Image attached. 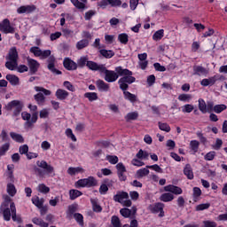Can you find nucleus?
<instances>
[{
	"instance_id": "1",
	"label": "nucleus",
	"mask_w": 227,
	"mask_h": 227,
	"mask_svg": "<svg viewBox=\"0 0 227 227\" xmlns=\"http://www.w3.org/2000/svg\"><path fill=\"white\" fill-rule=\"evenodd\" d=\"M4 203L0 207V214H2L5 221H14V223H20V216L17 215V207L15 203L12 202V198L10 196H4Z\"/></svg>"
},
{
	"instance_id": "2",
	"label": "nucleus",
	"mask_w": 227,
	"mask_h": 227,
	"mask_svg": "<svg viewBox=\"0 0 227 227\" xmlns=\"http://www.w3.org/2000/svg\"><path fill=\"white\" fill-rule=\"evenodd\" d=\"M115 72H118L119 75H121V78L118 81V84L120 86V90L122 91L129 90V84L136 82V77L132 76V71L119 66L115 67Z\"/></svg>"
},
{
	"instance_id": "3",
	"label": "nucleus",
	"mask_w": 227,
	"mask_h": 227,
	"mask_svg": "<svg viewBox=\"0 0 227 227\" xmlns=\"http://www.w3.org/2000/svg\"><path fill=\"white\" fill-rule=\"evenodd\" d=\"M164 191L165 193L161 194L160 197V201H163L164 203H169V201H173V200H175V195L180 196V194L184 193V190L174 184L164 186Z\"/></svg>"
},
{
	"instance_id": "4",
	"label": "nucleus",
	"mask_w": 227,
	"mask_h": 227,
	"mask_svg": "<svg viewBox=\"0 0 227 227\" xmlns=\"http://www.w3.org/2000/svg\"><path fill=\"white\" fill-rule=\"evenodd\" d=\"M23 107L24 103L20 100H12L5 106L6 111H12V116H19Z\"/></svg>"
},
{
	"instance_id": "5",
	"label": "nucleus",
	"mask_w": 227,
	"mask_h": 227,
	"mask_svg": "<svg viewBox=\"0 0 227 227\" xmlns=\"http://www.w3.org/2000/svg\"><path fill=\"white\" fill-rule=\"evenodd\" d=\"M101 74H105L104 79L106 82H116V81H118V79L121 76L120 73L116 71V68H114V71L108 70L107 67H106V66L103 67Z\"/></svg>"
},
{
	"instance_id": "6",
	"label": "nucleus",
	"mask_w": 227,
	"mask_h": 227,
	"mask_svg": "<svg viewBox=\"0 0 227 227\" xmlns=\"http://www.w3.org/2000/svg\"><path fill=\"white\" fill-rule=\"evenodd\" d=\"M114 200L117 203H121L123 207L132 206V200H129V193L127 192H118L117 194L114 196Z\"/></svg>"
},
{
	"instance_id": "7",
	"label": "nucleus",
	"mask_w": 227,
	"mask_h": 227,
	"mask_svg": "<svg viewBox=\"0 0 227 227\" xmlns=\"http://www.w3.org/2000/svg\"><path fill=\"white\" fill-rule=\"evenodd\" d=\"M37 166L39 168H42V169H45V172H44L42 169L37 168V173L39 176H45V173L46 175H51V176H54V167L48 165L47 161L45 160L37 161Z\"/></svg>"
},
{
	"instance_id": "8",
	"label": "nucleus",
	"mask_w": 227,
	"mask_h": 227,
	"mask_svg": "<svg viewBox=\"0 0 227 227\" xmlns=\"http://www.w3.org/2000/svg\"><path fill=\"white\" fill-rule=\"evenodd\" d=\"M98 184V183L97 179H95V177L89 176L88 178L79 179L75 183L74 185L77 188H79V187H96V185Z\"/></svg>"
},
{
	"instance_id": "9",
	"label": "nucleus",
	"mask_w": 227,
	"mask_h": 227,
	"mask_svg": "<svg viewBox=\"0 0 227 227\" xmlns=\"http://www.w3.org/2000/svg\"><path fill=\"white\" fill-rule=\"evenodd\" d=\"M0 31L5 35H13L15 33V27L10 23V20L4 19L0 22Z\"/></svg>"
},
{
	"instance_id": "10",
	"label": "nucleus",
	"mask_w": 227,
	"mask_h": 227,
	"mask_svg": "<svg viewBox=\"0 0 227 227\" xmlns=\"http://www.w3.org/2000/svg\"><path fill=\"white\" fill-rule=\"evenodd\" d=\"M98 6L106 10L107 6H111L112 8H120L121 6V0H101L98 3Z\"/></svg>"
},
{
	"instance_id": "11",
	"label": "nucleus",
	"mask_w": 227,
	"mask_h": 227,
	"mask_svg": "<svg viewBox=\"0 0 227 227\" xmlns=\"http://www.w3.org/2000/svg\"><path fill=\"white\" fill-rule=\"evenodd\" d=\"M30 52L34 54L36 58H41V59H47L51 56V50L42 51L39 47L34 46L30 48Z\"/></svg>"
},
{
	"instance_id": "12",
	"label": "nucleus",
	"mask_w": 227,
	"mask_h": 227,
	"mask_svg": "<svg viewBox=\"0 0 227 227\" xmlns=\"http://www.w3.org/2000/svg\"><path fill=\"white\" fill-rule=\"evenodd\" d=\"M47 63V68L51 74H54V75H61V71L56 68V58L53 55L49 56Z\"/></svg>"
},
{
	"instance_id": "13",
	"label": "nucleus",
	"mask_w": 227,
	"mask_h": 227,
	"mask_svg": "<svg viewBox=\"0 0 227 227\" xmlns=\"http://www.w3.org/2000/svg\"><path fill=\"white\" fill-rule=\"evenodd\" d=\"M221 79V76L219 74H215L214 76H211L209 78H205L200 82L201 86L207 87V86H214L217 81Z\"/></svg>"
},
{
	"instance_id": "14",
	"label": "nucleus",
	"mask_w": 227,
	"mask_h": 227,
	"mask_svg": "<svg viewBox=\"0 0 227 227\" xmlns=\"http://www.w3.org/2000/svg\"><path fill=\"white\" fill-rule=\"evenodd\" d=\"M116 169H117V175L121 182H125L127 180V176H125L127 168H125V165L120 162L116 165Z\"/></svg>"
},
{
	"instance_id": "15",
	"label": "nucleus",
	"mask_w": 227,
	"mask_h": 227,
	"mask_svg": "<svg viewBox=\"0 0 227 227\" xmlns=\"http://www.w3.org/2000/svg\"><path fill=\"white\" fill-rule=\"evenodd\" d=\"M27 65L30 68V72L32 74H36V72H38V68H40V63H38V61H36L35 59H33L31 58H27Z\"/></svg>"
},
{
	"instance_id": "16",
	"label": "nucleus",
	"mask_w": 227,
	"mask_h": 227,
	"mask_svg": "<svg viewBox=\"0 0 227 227\" xmlns=\"http://www.w3.org/2000/svg\"><path fill=\"white\" fill-rule=\"evenodd\" d=\"M87 67L90 68V70H93L94 72H100V74H102V70H104L106 65L98 64L97 62L93 61H89L87 62Z\"/></svg>"
},
{
	"instance_id": "17",
	"label": "nucleus",
	"mask_w": 227,
	"mask_h": 227,
	"mask_svg": "<svg viewBox=\"0 0 227 227\" xmlns=\"http://www.w3.org/2000/svg\"><path fill=\"white\" fill-rule=\"evenodd\" d=\"M151 210L153 214H159V217H164V204L158 202L154 204L152 207Z\"/></svg>"
},
{
	"instance_id": "18",
	"label": "nucleus",
	"mask_w": 227,
	"mask_h": 227,
	"mask_svg": "<svg viewBox=\"0 0 227 227\" xmlns=\"http://www.w3.org/2000/svg\"><path fill=\"white\" fill-rule=\"evenodd\" d=\"M36 10V6L35 5H22L20 8L17 9V13L22 14V13H33Z\"/></svg>"
},
{
	"instance_id": "19",
	"label": "nucleus",
	"mask_w": 227,
	"mask_h": 227,
	"mask_svg": "<svg viewBox=\"0 0 227 227\" xmlns=\"http://www.w3.org/2000/svg\"><path fill=\"white\" fill-rule=\"evenodd\" d=\"M63 65L67 70H77V63L68 58L64 59Z\"/></svg>"
},
{
	"instance_id": "20",
	"label": "nucleus",
	"mask_w": 227,
	"mask_h": 227,
	"mask_svg": "<svg viewBox=\"0 0 227 227\" xmlns=\"http://www.w3.org/2000/svg\"><path fill=\"white\" fill-rule=\"evenodd\" d=\"M208 70L201 66L193 67V75H207Z\"/></svg>"
},
{
	"instance_id": "21",
	"label": "nucleus",
	"mask_w": 227,
	"mask_h": 227,
	"mask_svg": "<svg viewBox=\"0 0 227 227\" xmlns=\"http://www.w3.org/2000/svg\"><path fill=\"white\" fill-rule=\"evenodd\" d=\"M69 95L70 94L68 93V91L62 90V89H59L55 92V96L58 98V100H67V98H68Z\"/></svg>"
},
{
	"instance_id": "22",
	"label": "nucleus",
	"mask_w": 227,
	"mask_h": 227,
	"mask_svg": "<svg viewBox=\"0 0 227 227\" xmlns=\"http://www.w3.org/2000/svg\"><path fill=\"white\" fill-rule=\"evenodd\" d=\"M137 212V208L132 207V209L129 208H121L120 210V214L122 215V217H130V215H134Z\"/></svg>"
},
{
	"instance_id": "23",
	"label": "nucleus",
	"mask_w": 227,
	"mask_h": 227,
	"mask_svg": "<svg viewBox=\"0 0 227 227\" xmlns=\"http://www.w3.org/2000/svg\"><path fill=\"white\" fill-rule=\"evenodd\" d=\"M96 86L99 91H108L109 90V84L106 83L104 80H98L96 82Z\"/></svg>"
},
{
	"instance_id": "24",
	"label": "nucleus",
	"mask_w": 227,
	"mask_h": 227,
	"mask_svg": "<svg viewBox=\"0 0 227 227\" xmlns=\"http://www.w3.org/2000/svg\"><path fill=\"white\" fill-rule=\"evenodd\" d=\"M7 59L11 61H17L19 59V53L17 52V48L13 47L10 49Z\"/></svg>"
},
{
	"instance_id": "25",
	"label": "nucleus",
	"mask_w": 227,
	"mask_h": 227,
	"mask_svg": "<svg viewBox=\"0 0 227 227\" xmlns=\"http://www.w3.org/2000/svg\"><path fill=\"white\" fill-rule=\"evenodd\" d=\"M184 173L189 180H192L194 178V173L192 172V168L191 167V164L185 165L184 168Z\"/></svg>"
},
{
	"instance_id": "26",
	"label": "nucleus",
	"mask_w": 227,
	"mask_h": 227,
	"mask_svg": "<svg viewBox=\"0 0 227 227\" xmlns=\"http://www.w3.org/2000/svg\"><path fill=\"white\" fill-rule=\"evenodd\" d=\"M67 173L71 176H74L75 175H79V173H84V168L81 167H76V168L71 167L67 169Z\"/></svg>"
},
{
	"instance_id": "27",
	"label": "nucleus",
	"mask_w": 227,
	"mask_h": 227,
	"mask_svg": "<svg viewBox=\"0 0 227 227\" xmlns=\"http://www.w3.org/2000/svg\"><path fill=\"white\" fill-rule=\"evenodd\" d=\"M123 95H124V98L126 100H129V102L134 103L137 101V96L127 91V90H123Z\"/></svg>"
},
{
	"instance_id": "28",
	"label": "nucleus",
	"mask_w": 227,
	"mask_h": 227,
	"mask_svg": "<svg viewBox=\"0 0 227 227\" xmlns=\"http://www.w3.org/2000/svg\"><path fill=\"white\" fill-rule=\"evenodd\" d=\"M32 223L34 224H35L36 226H40V227H49V223H46L45 221H43V219L42 218H38V217H34L32 219Z\"/></svg>"
},
{
	"instance_id": "29",
	"label": "nucleus",
	"mask_w": 227,
	"mask_h": 227,
	"mask_svg": "<svg viewBox=\"0 0 227 227\" xmlns=\"http://www.w3.org/2000/svg\"><path fill=\"white\" fill-rule=\"evenodd\" d=\"M200 197H201V189H200V187H193V189H192L193 201L195 203L200 201Z\"/></svg>"
},
{
	"instance_id": "30",
	"label": "nucleus",
	"mask_w": 227,
	"mask_h": 227,
	"mask_svg": "<svg viewBox=\"0 0 227 227\" xmlns=\"http://www.w3.org/2000/svg\"><path fill=\"white\" fill-rule=\"evenodd\" d=\"M34 98L38 106H43V104H45V96H43L42 92L35 94Z\"/></svg>"
},
{
	"instance_id": "31",
	"label": "nucleus",
	"mask_w": 227,
	"mask_h": 227,
	"mask_svg": "<svg viewBox=\"0 0 227 227\" xmlns=\"http://www.w3.org/2000/svg\"><path fill=\"white\" fill-rule=\"evenodd\" d=\"M90 45V41L87 39H82L81 41L76 43V49L78 51H82V49H86Z\"/></svg>"
},
{
	"instance_id": "32",
	"label": "nucleus",
	"mask_w": 227,
	"mask_h": 227,
	"mask_svg": "<svg viewBox=\"0 0 227 227\" xmlns=\"http://www.w3.org/2000/svg\"><path fill=\"white\" fill-rule=\"evenodd\" d=\"M199 110L202 114H207V103L205 102V99L203 98H199Z\"/></svg>"
},
{
	"instance_id": "33",
	"label": "nucleus",
	"mask_w": 227,
	"mask_h": 227,
	"mask_svg": "<svg viewBox=\"0 0 227 227\" xmlns=\"http://www.w3.org/2000/svg\"><path fill=\"white\" fill-rule=\"evenodd\" d=\"M5 79H7L12 86H18L19 84V78L15 74H7Z\"/></svg>"
},
{
	"instance_id": "34",
	"label": "nucleus",
	"mask_w": 227,
	"mask_h": 227,
	"mask_svg": "<svg viewBox=\"0 0 227 227\" xmlns=\"http://www.w3.org/2000/svg\"><path fill=\"white\" fill-rule=\"evenodd\" d=\"M10 136L12 139H13V141H16V143H24V137H22V135L15 132H11Z\"/></svg>"
},
{
	"instance_id": "35",
	"label": "nucleus",
	"mask_w": 227,
	"mask_h": 227,
	"mask_svg": "<svg viewBox=\"0 0 227 227\" xmlns=\"http://www.w3.org/2000/svg\"><path fill=\"white\" fill-rule=\"evenodd\" d=\"M80 196H82V192L79 190H74V189L69 191L70 200H77V198H79Z\"/></svg>"
},
{
	"instance_id": "36",
	"label": "nucleus",
	"mask_w": 227,
	"mask_h": 227,
	"mask_svg": "<svg viewBox=\"0 0 227 227\" xmlns=\"http://www.w3.org/2000/svg\"><path fill=\"white\" fill-rule=\"evenodd\" d=\"M150 175V170L149 168H140L137 171V178H143V176H146Z\"/></svg>"
},
{
	"instance_id": "37",
	"label": "nucleus",
	"mask_w": 227,
	"mask_h": 227,
	"mask_svg": "<svg viewBox=\"0 0 227 227\" xmlns=\"http://www.w3.org/2000/svg\"><path fill=\"white\" fill-rule=\"evenodd\" d=\"M162 38H164V29L157 30L153 35V40H154V42H159V40H162Z\"/></svg>"
},
{
	"instance_id": "38",
	"label": "nucleus",
	"mask_w": 227,
	"mask_h": 227,
	"mask_svg": "<svg viewBox=\"0 0 227 227\" xmlns=\"http://www.w3.org/2000/svg\"><path fill=\"white\" fill-rule=\"evenodd\" d=\"M137 159H142L144 160H148V157H150V153L146 151H143V149H140L138 153L136 155Z\"/></svg>"
},
{
	"instance_id": "39",
	"label": "nucleus",
	"mask_w": 227,
	"mask_h": 227,
	"mask_svg": "<svg viewBox=\"0 0 227 227\" xmlns=\"http://www.w3.org/2000/svg\"><path fill=\"white\" fill-rule=\"evenodd\" d=\"M85 98H88L90 102H95L98 100V95L96 92H87L84 94Z\"/></svg>"
},
{
	"instance_id": "40",
	"label": "nucleus",
	"mask_w": 227,
	"mask_h": 227,
	"mask_svg": "<svg viewBox=\"0 0 227 227\" xmlns=\"http://www.w3.org/2000/svg\"><path fill=\"white\" fill-rule=\"evenodd\" d=\"M37 191H38V192H41L42 194H49V192H51V188H49L44 184H40L37 186Z\"/></svg>"
},
{
	"instance_id": "41",
	"label": "nucleus",
	"mask_w": 227,
	"mask_h": 227,
	"mask_svg": "<svg viewBox=\"0 0 227 227\" xmlns=\"http://www.w3.org/2000/svg\"><path fill=\"white\" fill-rule=\"evenodd\" d=\"M7 192L9 195L13 198L17 194V188H15V184H7Z\"/></svg>"
},
{
	"instance_id": "42",
	"label": "nucleus",
	"mask_w": 227,
	"mask_h": 227,
	"mask_svg": "<svg viewBox=\"0 0 227 227\" xmlns=\"http://www.w3.org/2000/svg\"><path fill=\"white\" fill-rule=\"evenodd\" d=\"M139 116V114H137V112H131L127 114V115L125 116V120L126 121H132L134 120H137Z\"/></svg>"
},
{
	"instance_id": "43",
	"label": "nucleus",
	"mask_w": 227,
	"mask_h": 227,
	"mask_svg": "<svg viewBox=\"0 0 227 227\" xmlns=\"http://www.w3.org/2000/svg\"><path fill=\"white\" fill-rule=\"evenodd\" d=\"M88 62H90L88 60V57H81L78 60H77V67H79L80 68H84V67H86L88 65Z\"/></svg>"
},
{
	"instance_id": "44",
	"label": "nucleus",
	"mask_w": 227,
	"mask_h": 227,
	"mask_svg": "<svg viewBox=\"0 0 227 227\" xmlns=\"http://www.w3.org/2000/svg\"><path fill=\"white\" fill-rule=\"evenodd\" d=\"M5 67L8 70H15L17 67H19V64L17 63V60H8L5 63Z\"/></svg>"
},
{
	"instance_id": "45",
	"label": "nucleus",
	"mask_w": 227,
	"mask_h": 227,
	"mask_svg": "<svg viewBox=\"0 0 227 227\" xmlns=\"http://www.w3.org/2000/svg\"><path fill=\"white\" fill-rule=\"evenodd\" d=\"M118 40L122 45H127L129 43V35L122 33L118 35Z\"/></svg>"
},
{
	"instance_id": "46",
	"label": "nucleus",
	"mask_w": 227,
	"mask_h": 227,
	"mask_svg": "<svg viewBox=\"0 0 227 227\" xmlns=\"http://www.w3.org/2000/svg\"><path fill=\"white\" fill-rule=\"evenodd\" d=\"M227 106L224 104L222 105H215L214 106V113H215L216 114H221V113H223V111H226Z\"/></svg>"
},
{
	"instance_id": "47",
	"label": "nucleus",
	"mask_w": 227,
	"mask_h": 227,
	"mask_svg": "<svg viewBox=\"0 0 227 227\" xmlns=\"http://www.w3.org/2000/svg\"><path fill=\"white\" fill-rule=\"evenodd\" d=\"M32 203L33 205H35L37 208H42L44 203V200L43 199H40V197H35V198H32Z\"/></svg>"
},
{
	"instance_id": "48",
	"label": "nucleus",
	"mask_w": 227,
	"mask_h": 227,
	"mask_svg": "<svg viewBox=\"0 0 227 227\" xmlns=\"http://www.w3.org/2000/svg\"><path fill=\"white\" fill-rule=\"evenodd\" d=\"M72 4L75 6L78 10H84L86 8V4L83 2H80L79 0H70Z\"/></svg>"
},
{
	"instance_id": "49",
	"label": "nucleus",
	"mask_w": 227,
	"mask_h": 227,
	"mask_svg": "<svg viewBox=\"0 0 227 227\" xmlns=\"http://www.w3.org/2000/svg\"><path fill=\"white\" fill-rule=\"evenodd\" d=\"M177 98L180 100V102H189L190 100H192V95L180 94Z\"/></svg>"
},
{
	"instance_id": "50",
	"label": "nucleus",
	"mask_w": 227,
	"mask_h": 227,
	"mask_svg": "<svg viewBox=\"0 0 227 227\" xmlns=\"http://www.w3.org/2000/svg\"><path fill=\"white\" fill-rule=\"evenodd\" d=\"M160 130H163V132H171V127L169 124L166 122H158Z\"/></svg>"
},
{
	"instance_id": "51",
	"label": "nucleus",
	"mask_w": 227,
	"mask_h": 227,
	"mask_svg": "<svg viewBox=\"0 0 227 227\" xmlns=\"http://www.w3.org/2000/svg\"><path fill=\"white\" fill-rule=\"evenodd\" d=\"M74 218L75 219L76 223H78V224H80L81 226L84 224V216H82L81 213H75L74 215Z\"/></svg>"
},
{
	"instance_id": "52",
	"label": "nucleus",
	"mask_w": 227,
	"mask_h": 227,
	"mask_svg": "<svg viewBox=\"0 0 227 227\" xmlns=\"http://www.w3.org/2000/svg\"><path fill=\"white\" fill-rule=\"evenodd\" d=\"M35 91H41L42 93H43V95H45L46 97H50V95H52V92L43 87H38L35 86Z\"/></svg>"
},
{
	"instance_id": "53",
	"label": "nucleus",
	"mask_w": 227,
	"mask_h": 227,
	"mask_svg": "<svg viewBox=\"0 0 227 227\" xmlns=\"http://www.w3.org/2000/svg\"><path fill=\"white\" fill-rule=\"evenodd\" d=\"M190 148L192 150V152H198L200 148V142L198 140H192L190 142Z\"/></svg>"
},
{
	"instance_id": "54",
	"label": "nucleus",
	"mask_w": 227,
	"mask_h": 227,
	"mask_svg": "<svg viewBox=\"0 0 227 227\" xmlns=\"http://www.w3.org/2000/svg\"><path fill=\"white\" fill-rule=\"evenodd\" d=\"M100 55L104 56V58L111 59L114 56V52L113 51L100 50Z\"/></svg>"
},
{
	"instance_id": "55",
	"label": "nucleus",
	"mask_w": 227,
	"mask_h": 227,
	"mask_svg": "<svg viewBox=\"0 0 227 227\" xmlns=\"http://www.w3.org/2000/svg\"><path fill=\"white\" fill-rule=\"evenodd\" d=\"M8 150H10V143H5L0 147V157L5 155Z\"/></svg>"
},
{
	"instance_id": "56",
	"label": "nucleus",
	"mask_w": 227,
	"mask_h": 227,
	"mask_svg": "<svg viewBox=\"0 0 227 227\" xmlns=\"http://www.w3.org/2000/svg\"><path fill=\"white\" fill-rule=\"evenodd\" d=\"M194 111V106L187 104L182 106V113H192Z\"/></svg>"
},
{
	"instance_id": "57",
	"label": "nucleus",
	"mask_w": 227,
	"mask_h": 227,
	"mask_svg": "<svg viewBox=\"0 0 227 227\" xmlns=\"http://www.w3.org/2000/svg\"><path fill=\"white\" fill-rule=\"evenodd\" d=\"M106 160H108L110 164H118L119 159L116 155H107Z\"/></svg>"
},
{
	"instance_id": "58",
	"label": "nucleus",
	"mask_w": 227,
	"mask_h": 227,
	"mask_svg": "<svg viewBox=\"0 0 227 227\" xmlns=\"http://www.w3.org/2000/svg\"><path fill=\"white\" fill-rule=\"evenodd\" d=\"M90 201L92 203V208L94 212H102V207L98 205V202H97V200H91Z\"/></svg>"
},
{
	"instance_id": "59",
	"label": "nucleus",
	"mask_w": 227,
	"mask_h": 227,
	"mask_svg": "<svg viewBox=\"0 0 227 227\" xmlns=\"http://www.w3.org/2000/svg\"><path fill=\"white\" fill-rule=\"evenodd\" d=\"M97 14V12L94 10H90L87 12H85L84 19L85 20H91V19L94 17V15Z\"/></svg>"
},
{
	"instance_id": "60",
	"label": "nucleus",
	"mask_w": 227,
	"mask_h": 227,
	"mask_svg": "<svg viewBox=\"0 0 227 227\" xmlns=\"http://www.w3.org/2000/svg\"><path fill=\"white\" fill-rule=\"evenodd\" d=\"M66 136L67 137H69V139H72L74 143H75V141H77V137H75V135H74L72 129H66Z\"/></svg>"
},
{
	"instance_id": "61",
	"label": "nucleus",
	"mask_w": 227,
	"mask_h": 227,
	"mask_svg": "<svg viewBox=\"0 0 227 227\" xmlns=\"http://www.w3.org/2000/svg\"><path fill=\"white\" fill-rule=\"evenodd\" d=\"M112 227H121V223L118 216H112Z\"/></svg>"
},
{
	"instance_id": "62",
	"label": "nucleus",
	"mask_w": 227,
	"mask_h": 227,
	"mask_svg": "<svg viewBox=\"0 0 227 227\" xmlns=\"http://www.w3.org/2000/svg\"><path fill=\"white\" fill-rule=\"evenodd\" d=\"M208 208H210V203L200 204L196 207L197 212H200L201 210H207Z\"/></svg>"
},
{
	"instance_id": "63",
	"label": "nucleus",
	"mask_w": 227,
	"mask_h": 227,
	"mask_svg": "<svg viewBox=\"0 0 227 227\" xmlns=\"http://www.w3.org/2000/svg\"><path fill=\"white\" fill-rule=\"evenodd\" d=\"M205 160H214L215 159V152L211 151L204 156Z\"/></svg>"
},
{
	"instance_id": "64",
	"label": "nucleus",
	"mask_w": 227,
	"mask_h": 227,
	"mask_svg": "<svg viewBox=\"0 0 227 227\" xmlns=\"http://www.w3.org/2000/svg\"><path fill=\"white\" fill-rule=\"evenodd\" d=\"M63 85L65 86L66 89L68 90V91H75V87L72 85V82L66 81L64 82Z\"/></svg>"
}]
</instances>
